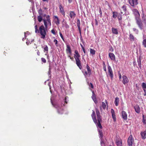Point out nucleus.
Listing matches in <instances>:
<instances>
[{
	"mask_svg": "<svg viewBox=\"0 0 146 146\" xmlns=\"http://www.w3.org/2000/svg\"><path fill=\"white\" fill-rule=\"evenodd\" d=\"M88 84L89 86V88L91 90V89H93L94 86L91 83L88 82Z\"/></svg>",
	"mask_w": 146,
	"mask_h": 146,
	"instance_id": "32",
	"label": "nucleus"
},
{
	"mask_svg": "<svg viewBox=\"0 0 146 146\" xmlns=\"http://www.w3.org/2000/svg\"><path fill=\"white\" fill-rule=\"evenodd\" d=\"M58 113H60V114H62L63 113L62 112H60V110H59V109H58Z\"/></svg>",
	"mask_w": 146,
	"mask_h": 146,
	"instance_id": "62",
	"label": "nucleus"
},
{
	"mask_svg": "<svg viewBox=\"0 0 146 146\" xmlns=\"http://www.w3.org/2000/svg\"><path fill=\"white\" fill-rule=\"evenodd\" d=\"M113 49L112 47H110L109 50V51L110 52H113Z\"/></svg>",
	"mask_w": 146,
	"mask_h": 146,
	"instance_id": "54",
	"label": "nucleus"
},
{
	"mask_svg": "<svg viewBox=\"0 0 146 146\" xmlns=\"http://www.w3.org/2000/svg\"><path fill=\"white\" fill-rule=\"evenodd\" d=\"M142 44L144 47L146 48V37L144 39L142 42Z\"/></svg>",
	"mask_w": 146,
	"mask_h": 146,
	"instance_id": "34",
	"label": "nucleus"
},
{
	"mask_svg": "<svg viewBox=\"0 0 146 146\" xmlns=\"http://www.w3.org/2000/svg\"><path fill=\"white\" fill-rule=\"evenodd\" d=\"M38 20L39 22H41L43 20L42 17L41 16L39 15L37 17Z\"/></svg>",
	"mask_w": 146,
	"mask_h": 146,
	"instance_id": "35",
	"label": "nucleus"
},
{
	"mask_svg": "<svg viewBox=\"0 0 146 146\" xmlns=\"http://www.w3.org/2000/svg\"><path fill=\"white\" fill-rule=\"evenodd\" d=\"M112 118L114 120V121H115L116 120V117H115V114H112Z\"/></svg>",
	"mask_w": 146,
	"mask_h": 146,
	"instance_id": "52",
	"label": "nucleus"
},
{
	"mask_svg": "<svg viewBox=\"0 0 146 146\" xmlns=\"http://www.w3.org/2000/svg\"><path fill=\"white\" fill-rule=\"evenodd\" d=\"M37 54L38 55V56H40V52H39V50H37Z\"/></svg>",
	"mask_w": 146,
	"mask_h": 146,
	"instance_id": "59",
	"label": "nucleus"
},
{
	"mask_svg": "<svg viewBox=\"0 0 146 146\" xmlns=\"http://www.w3.org/2000/svg\"><path fill=\"white\" fill-rule=\"evenodd\" d=\"M68 97H66L65 98V102L66 104H67L68 101Z\"/></svg>",
	"mask_w": 146,
	"mask_h": 146,
	"instance_id": "51",
	"label": "nucleus"
},
{
	"mask_svg": "<svg viewBox=\"0 0 146 146\" xmlns=\"http://www.w3.org/2000/svg\"><path fill=\"white\" fill-rule=\"evenodd\" d=\"M86 68L87 69V72L86 70H84L82 71L83 73H84V75L86 78L87 76V75H89V76H90L91 74V70H90V67L89 66L88 64H87Z\"/></svg>",
	"mask_w": 146,
	"mask_h": 146,
	"instance_id": "4",
	"label": "nucleus"
},
{
	"mask_svg": "<svg viewBox=\"0 0 146 146\" xmlns=\"http://www.w3.org/2000/svg\"><path fill=\"white\" fill-rule=\"evenodd\" d=\"M96 112L97 115V121L98 123V127L101 129L102 128V127L101 125L100 122L102 121L101 117L100 115V113L98 109L97 108H96Z\"/></svg>",
	"mask_w": 146,
	"mask_h": 146,
	"instance_id": "2",
	"label": "nucleus"
},
{
	"mask_svg": "<svg viewBox=\"0 0 146 146\" xmlns=\"http://www.w3.org/2000/svg\"><path fill=\"white\" fill-rule=\"evenodd\" d=\"M54 18L55 19H56V20H55L56 24L57 25H58L60 24V21L58 17L56 16H54Z\"/></svg>",
	"mask_w": 146,
	"mask_h": 146,
	"instance_id": "25",
	"label": "nucleus"
},
{
	"mask_svg": "<svg viewBox=\"0 0 146 146\" xmlns=\"http://www.w3.org/2000/svg\"><path fill=\"white\" fill-rule=\"evenodd\" d=\"M38 12L39 15L41 16L42 15V12L41 9H40L38 10Z\"/></svg>",
	"mask_w": 146,
	"mask_h": 146,
	"instance_id": "44",
	"label": "nucleus"
},
{
	"mask_svg": "<svg viewBox=\"0 0 146 146\" xmlns=\"http://www.w3.org/2000/svg\"><path fill=\"white\" fill-rule=\"evenodd\" d=\"M129 39L131 42L136 41L137 40L136 38L131 34H129Z\"/></svg>",
	"mask_w": 146,
	"mask_h": 146,
	"instance_id": "11",
	"label": "nucleus"
},
{
	"mask_svg": "<svg viewBox=\"0 0 146 146\" xmlns=\"http://www.w3.org/2000/svg\"><path fill=\"white\" fill-rule=\"evenodd\" d=\"M77 27L78 28L79 31V33L80 35V36H81V38H82V35H81V28L80 27V21L79 19H78L77 21Z\"/></svg>",
	"mask_w": 146,
	"mask_h": 146,
	"instance_id": "12",
	"label": "nucleus"
},
{
	"mask_svg": "<svg viewBox=\"0 0 146 146\" xmlns=\"http://www.w3.org/2000/svg\"><path fill=\"white\" fill-rule=\"evenodd\" d=\"M142 87L143 89H146V83L143 82L142 85Z\"/></svg>",
	"mask_w": 146,
	"mask_h": 146,
	"instance_id": "41",
	"label": "nucleus"
},
{
	"mask_svg": "<svg viewBox=\"0 0 146 146\" xmlns=\"http://www.w3.org/2000/svg\"><path fill=\"white\" fill-rule=\"evenodd\" d=\"M116 143L117 146H122V144L121 141L120 140H117Z\"/></svg>",
	"mask_w": 146,
	"mask_h": 146,
	"instance_id": "31",
	"label": "nucleus"
},
{
	"mask_svg": "<svg viewBox=\"0 0 146 146\" xmlns=\"http://www.w3.org/2000/svg\"><path fill=\"white\" fill-rule=\"evenodd\" d=\"M142 19L143 23L146 25V16L143 13L142 16Z\"/></svg>",
	"mask_w": 146,
	"mask_h": 146,
	"instance_id": "22",
	"label": "nucleus"
},
{
	"mask_svg": "<svg viewBox=\"0 0 146 146\" xmlns=\"http://www.w3.org/2000/svg\"><path fill=\"white\" fill-rule=\"evenodd\" d=\"M121 113L122 118L124 120H126L127 119V115L125 111H122Z\"/></svg>",
	"mask_w": 146,
	"mask_h": 146,
	"instance_id": "15",
	"label": "nucleus"
},
{
	"mask_svg": "<svg viewBox=\"0 0 146 146\" xmlns=\"http://www.w3.org/2000/svg\"><path fill=\"white\" fill-rule=\"evenodd\" d=\"M95 25H98V23L97 20L96 19H95Z\"/></svg>",
	"mask_w": 146,
	"mask_h": 146,
	"instance_id": "60",
	"label": "nucleus"
},
{
	"mask_svg": "<svg viewBox=\"0 0 146 146\" xmlns=\"http://www.w3.org/2000/svg\"><path fill=\"white\" fill-rule=\"evenodd\" d=\"M59 34H60V35L61 37V38H62V40L64 41V38L63 37V36L62 34L60 33V32L59 33Z\"/></svg>",
	"mask_w": 146,
	"mask_h": 146,
	"instance_id": "53",
	"label": "nucleus"
},
{
	"mask_svg": "<svg viewBox=\"0 0 146 146\" xmlns=\"http://www.w3.org/2000/svg\"><path fill=\"white\" fill-rule=\"evenodd\" d=\"M119 103V98L118 97H116L114 101V104L116 106H117Z\"/></svg>",
	"mask_w": 146,
	"mask_h": 146,
	"instance_id": "29",
	"label": "nucleus"
},
{
	"mask_svg": "<svg viewBox=\"0 0 146 146\" xmlns=\"http://www.w3.org/2000/svg\"><path fill=\"white\" fill-rule=\"evenodd\" d=\"M133 13L135 16V19L140 18V14L138 11L136 9H134L132 10Z\"/></svg>",
	"mask_w": 146,
	"mask_h": 146,
	"instance_id": "8",
	"label": "nucleus"
},
{
	"mask_svg": "<svg viewBox=\"0 0 146 146\" xmlns=\"http://www.w3.org/2000/svg\"><path fill=\"white\" fill-rule=\"evenodd\" d=\"M51 68H50V63H49V71H48V74H49V76L50 77L51 76V75L50 74V73H51Z\"/></svg>",
	"mask_w": 146,
	"mask_h": 146,
	"instance_id": "38",
	"label": "nucleus"
},
{
	"mask_svg": "<svg viewBox=\"0 0 146 146\" xmlns=\"http://www.w3.org/2000/svg\"><path fill=\"white\" fill-rule=\"evenodd\" d=\"M99 134L100 135V137L101 138H102L103 137V135L102 131V130H99L98 129Z\"/></svg>",
	"mask_w": 146,
	"mask_h": 146,
	"instance_id": "30",
	"label": "nucleus"
},
{
	"mask_svg": "<svg viewBox=\"0 0 146 146\" xmlns=\"http://www.w3.org/2000/svg\"><path fill=\"white\" fill-rule=\"evenodd\" d=\"M111 113L112 115L115 114V113L114 110H113V109H111Z\"/></svg>",
	"mask_w": 146,
	"mask_h": 146,
	"instance_id": "57",
	"label": "nucleus"
},
{
	"mask_svg": "<svg viewBox=\"0 0 146 146\" xmlns=\"http://www.w3.org/2000/svg\"><path fill=\"white\" fill-rule=\"evenodd\" d=\"M143 123H144L145 124H146V120H145V119H144V115H143Z\"/></svg>",
	"mask_w": 146,
	"mask_h": 146,
	"instance_id": "58",
	"label": "nucleus"
},
{
	"mask_svg": "<svg viewBox=\"0 0 146 146\" xmlns=\"http://www.w3.org/2000/svg\"><path fill=\"white\" fill-rule=\"evenodd\" d=\"M75 54H74V55H78L79 54L77 50H75Z\"/></svg>",
	"mask_w": 146,
	"mask_h": 146,
	"instance_id": "55",
	"label": "nucleus"
},
{
	"mask_svg": "<svg viewBox=\"0 0 146 146\" xmlns=\"http://www.w3.org/2000/svg\"><path fill=\"white\" fill-rule=\"evenodd\" d=\"M92 93V98L95 104L97 103L98 102L96 99V96L95 95L94 92L93 91L91 90Z\"/></svg>",
	"mask_w": 146,
	"mask_h": 146,
	"instance_id": "14",
	"label": "nucleus"
},
{
	"mask_svg": "<svg viewBox=\"0 0 146 146\" xmlns=\"http://www.w3.org/2000/svg\"><path fill=\"white\" fill-rule=\"evenodd\" d=\"M137 62L138 64V66L139 68H141V61L140 57H139L137 59Z\"/></svg>",
	"mask_w": 146,
	"mask_h": 146,
	"instance_id": "33",
	"label": "nucleus"
},
{
	"mask_svg": "<svg viewBox=\"0 0 146 146\" xmlns=\"http://www.w3.org/2000/svg\"><path fill=\"white\" fill-rule=\"evenodd\" d=\"M119 21H121L122 20V17L121 15L120 14H118V15L117 17Z\"/></svg>",
	"mask_w": 146,
	"mask_h": 146,
	"instance_id": "40",
	"label": "nucleus"
},
{
	"mask_svg": "<svg viewBox=\"0 0 146 146\" xmlns=\"http://www.w3.org/2000/svg\"><path fill=\"white\" fill-rule=\"evenodd\" d=\"M122 8L123 10L125 12L127 11L126 7L125 5H123Z\"/></svg>",
	"mask_w": 146,
	"mask_h": 146,
	"instance_id": "43",
	"label": "nucleus"
},
{
	"mask_svg": "<svg viewBox=\"0 0 146 146\" xmlns=\"http://www.w3.org/2000/svg\"><path fill=\"white\" fill-rule=\"evenodd\" d=\"M135 20L136 23L139 27L141 30H142L143 28V25L141 19L139 18Z\"/></svg>",
	"mask_w": 146,
	"mask_h": 146,
	"instance_id": "6",
	"label": "nucleus"
},
{
	"mask_svg": "<svg viewBox=\"0 0 146 146\" xmlns=\"http://www.w3.org/2000/svg\"><path fill=\"white\" fill-rule=\"evenodd\" d=\"M108 72L109 75L110 76L111 79L113 78V74L112 71L110 66H109L108 67Z\"/></svg>",
	"mask_w": 146,
	"mask_h": 146,
	"instance_id": "10",
	"label": "nucleus"
},
{
	"mask_svg": "<svg viewBox=\"0 0 146 146\" xmlns=\"http://www.w3.org/2000/svg\"><path fill=\"white\" fill-rule=\"evenodd\" d=\"M123 80L122 82L124 84L127 83L129 82V80L125 76L123 75L122 76Z\"/></svg>",
	"mask_w": 146,
	"mask_h": 146,
	"instance_id": "13",
	"label": "nucleus"
},
{
	"mask_svg": "<svg viewBox=\"0 0 146 146\" xmlns=\"http://www.w3.org/2000/svg\"><path fill=\"white\" fill-rule=\"evenodd\" d=\"M35 32L36 33H37L38 32L39 30L38 29V27L37 25H36L35 26Z\"/></svg>",
	"mask_w": 146,
	"mask_h": 146,
	"instance_id": "46",
	"label": "nucleus"
},
{
	"mask_svg": "<svg viewBox=\"0 0 146 146\" xmlns=\"http://www.w3.org/2000/svg\"><path fill=\"white\" fill-rule=\"evenodd\" d=\"M99 12L100 13V17H102V12L101 8L100 7L99 9Z\"/></svg>",
	"mask_w": 146,
	"mask_h": 146,
	"instance_id": "48",
	"label": "nucleus"
},
{
	"mask_svg": "<svg viewBox=\"0 0 146 146\" xmlns=\"http://www.w3.org/2000/svg\"><path fill=\"white\" fill-rule=\"evenodd\" d=\"M134 141V139L131 135L128 138L127 140L128 145L129 146H132L133 142Z\"/></svg>",
	"mask_w": 146,
	"mask_h": 146,
	"instance_id": "9",
	"label": "nucleus"
},
{
	"mask_svg": "<svg viewBox=\"0 0 146 146\" xmlns=\"http://www.w3.org/2000/svg\"><path fill=\"white\" fill-rule=\"evenodd\" d=\"M90 53L94 55L95 54L96 51L94 49H93L92 48H90Z\"/></svg>",
	"mask_w": 146,
	"mask_h": 146,
	"instance_id": "36",
	"label": "nucleus"
},
{
	"mask_svg": "<svg viewBox=\"0 0 146 146\" xmlns=\"http://www.w3.org/2000/svg\"><path fill=\"white\" fill-rule=\"evenodd\" d=\"M105 102L106 103V104H105L104 102H102V107L104 109H105L106 108V106H107V108H108V104L107 100H105Z\"/></svg>",
	"mask_w": 146,
	"mask_h": 146,
	"instance_id": "19",
	"label": "nucleus"
},
{
	"mask_svg": "<svg viewBox=\"0 0 146 146\" xmlns=\"http://www.w3.org/2000/svg\"><path fill=\"white\" fill-rule=\"evenodd\" d=\"M68 57L72 60H74V58L73 57H71L70 56H68Z\"/></svg>",
	"mask_w": 146,
	"mask_h": 146,
	"instance_id": "61",
	"label": "nucleus"
},
{
	"mask_svg": "<svg viewBox=\"0 0 146 146\" xmlns=\"http://www.w3.org/2000/svg\"><path fill=\"white\" fill-rule=\"evenodd\" d=\"M54 42H55V44L56 45V46H58V45H57L58 41L57 40H56V39H54Z\"/></svg>",
	"mask_w": 146,
	"mask_h": 146,
	"instance_id": "49",
	"label": "nucleus"
},
{
	"mask_svg": "<svg viewBox=\"0 0 146 146\" xmlns=\"http://www.w3.org/2000/svg\"><path fill=\"white\" fill-rule=\"evenodd\" d=\"M47 29H46L43 25H41L39 29L38 32L37 33H39L41 35V38L44 39L45 37L46 34Z\"/></svg>",
	"mask_w": 146,
	"mask_h": 146,
	"instance_id": "1",
	"label": "nucleus"
},
{
	"mask_svg": "<svg viewBox=\"0 0 146 146\" xmlns=\"http://www.w3.org/2000/svg\"><path fill=\"white\" fill-rule=\"evenodd\" d=\"M80 57V54L78 55H74V57L75 60L79 59V58Z\"/></svg>",
	"mask_w": 146,
	"mask_h": 146,
	"instance_id": "42",
	"label": "nucleus"
},
{
	"mask_svg": "<svg viewBox=\"0 0 146 146\" xmlns=\"http://www.w3.org/2000/svg\"><path fill=\"white\" fill-rule=\"evenodd\" d=\"M63 25L64 27H65L66 29H68L69 28V25L66 22H64V24H63Z\"/></svg>",
	"mask_w": 146,
	"mask_h": 146,
	"instance_id": "37",
	"label": "nucleus"
},
{
	"mask_svg": "<svg viewBox=\"0 0 146 146\" xmlns=\"http://www.w3.org/2000/svg\"><path fill=\"white\" fill-rule=\"evenodd\" d=\"M41 60L42 62L43 63H45L46 62V60L44 58H41Z\"/></svg>",
	"mask_w": 146,
	"mask_h": 146,
	"instance_id": "50",
	"label": "nucleus"
},
{
	"mask_svg": "<svg viewBox=\"0 0 146 146\" xmlns=\"http://www.w3.org/2000/svg\"><path fill=\"white\" fill-rule=\"evenodd\" d=\"M111 30L113 33L116 35L118 34V31L116 29L112 28L111 29Z\"/></svg>",
	"mask_w": 146,
	"mask_h": 146,
	"instance_id": "24",
	"label": "nucleus"
},
{
	"mask_svg": "<svg viewBox=\"0 0 146 146\" xmlns=\"http://www.w3.org/2000/svg\"><path fill=\"white\" fill-rule=\"evenodd\" d=\"M60 12L62 14V15H65V12H64L63 7L61 4H60L59 5Z\"/></svg>",
	"mask_w": 146,
	"mask_h": 146,
	"instance_id": "20",
	"label": "nucleus"
},
{
	"mask_svg": "<svg viewBox=\"0 0 146 146\" xmlns=\"http://www.w3.org/2000/svg\"><path fill=\"white\" fill-rule=\"evenodd\" d=\"M42 48H43L44 52H48V48L46 45H44V46H42Z\"/></svg>",
	"mask_w": 146,
	"mask_h": 146,
	"instance_id": "26",
	"label": "nucleus"
},
{
	"mask_svg": "<svg viewBox=\"0 0 146 146\" xmlns=\"http://www.w3.org/2000/svg\"><path fill=\"white\" fill-rule=\"evenodd\" d=\"M129 3L130 5L135 8L138 4V0H128Z\"/></svg>",
	"mask_w": 146,
	"mask_h": 146,
	"instance_id": "5",
	"label": "nucleus"
},
{
	"mask_svg": "<svg viewBox=\"0 0 146 146\" xmlns=\"http://www.w3.org/2000/svg\"><path fill=\"white\" fill-rule=\"evenodd\" d=\"M109 56L111 60H115V56L113 53L109 52Z\"/></svg>",
	"mask_w": 146,
	"mask_h": 146,
	"instance_id": "18",
	"label": "nucleus"
},
{
	"mask_svg": "<svg viewBox=\"0 0 146 146\" xmlns=\"http://www.w3.org/2000/svg\"><path fill=\"white\" fill-rule=\"evenodd\" d=\"M141 134L142 137V138L143 139H145L146 138V131L143 132H141Z\"/></svg>",
	"mask_w": 146,
	"mask_h": 146,
	"instance_id": "23",
	"label": "nucleus"
},
{
	"mask_svg": "<svg viewBox=\"0 0 146 146\" xmlns=\"http://www.w3.org/2000/svg\"><path fill=\"white\" fill-rule=\"evenodd\" d=\"M113 17L114 19H115L117 17L118 15V13L116 11L113 12Z\"/></svg>",
	"mask_w": 146,
	"mask_h": 146,
	"instance_id": "28",
	"label": "nucleus"
},
{
	"mask_svg": "<svg viewBox=\"0 0 146 146\" xmlns=\"http://www.w3.org/2000/svg\"><path fill=\"white\" fill-rule=\"evenodd\" d=\"M46 52V53L45 54V55L47 56L48 55V52Z\"/></svg>",
	"mask_w": 146,
	"mask_h": 146,
	"instance_id": "64",
	"label": "nucleus"
},
{
	"mask_svg": "<svg viewBox=\"0 0 146 146\" xmlns=\"http://www.w3.org/2000/svg\"><path fill=\"white\" fill-rule=\"evenodd\" d=\"M103 67L104 70L106 72V65L104 62H103Z\"/></svg>",
	"mask_w": 146,
	"mask_h": 146,
	"instance_id": "45",
	"label": "nucleus"
},
{
	"mask_svg": "<svg viewBox=\"0 0 146 146\" xmlns=\"http://www.w3.org/2000/svg\"><path fill=\"white\" fill-rule=\"evenodd\" d=\"M51 32L54 35H56V33L55 31L54 30V29H52L51 30Z\"/></svg>",
	"mask_w": 146,
	"mask_h": 146,
	"instance_id": "56",
	"label": "nucleus"
},
{
	"mask_svg": "<svg viewBox=\"0 0 146 146\" xmlns=\"http://www.w3.org/2000/svg\"><path fill=\"white\" fill-rule=\"evenodd\" d=\"M48 15H46V14H44V15H43V16L44 17H46V16H47Z\"/></svg>",
	"mask_w": 146,
	"mask_h": 146,
	"instance_id": "63",
	"label": "nucleus"
},
{
	"mask_svg": "<svg viewBox=\"0 0 146 146\" xmlns=\"http://www.w3.org/2000/svg\"><path fill=\"white\" fill-rule=\"evenodd\" d=\"M80 45H81V46L82 49L83 51L84 52V54H85V53H86V51H85V49L84 48L83 46L81 44H80Z\"/></svg>",
	"mask_w": 146,
	"mask_h": 146,
	"instance_id": "47",
	"label": "nucleus"
},
{
	"mask_svg": "<svg viewBox=\"0 0 146 146\" xmlns=\"http://www.w3.org/2000/svg\"><path fill=\"white\" fill-rule=\"evenodd\" d=\"M133 31L135 32L136 34H138L139 33V30L136 28H133Z\"/></svg>",
	"mask_w": 146,
	"mask_h": 146,
	"instance_id": "39",
	"label": "nucleus"
},
{
	"mask_svg": "<svg viewBox=\"0 0 146 146\" xmlns=\"http://www.w3.org/2000/svg\"><path fill=\"white\" fill-rule=\"evenodd\" d=\"M91 116L94 122L96 124L97 127L98 128V123H97L98 122L97 121V119H96L95 113L94 111V110H92V113L91 115Z\"/></svg>",
	"mask_w": 146,
	"mask_h": 146,
	"instance_id": "7",
	"label": "nucleus"
},
{
	"mask_svg": "<svg viewBox=\"0 0 146 146\" xmlns=\"http://www.w3.org/2000/svg\"><path fill=\"white\" fill-rule=\"evenodd\" d=\"M135 111L138 113L140 112V108L138 105H136L134 107Z\"/></svg>",
	"mask_w": 146,
	"mask_h": 146,
	"instance_id": "21",
	"label": "nucleus"
},
{
	"mask_svg": "<svg viewBox=\"0 0 146 146\" xmlns=\"http://www.w3.org/2000/svg\"><path fill=\"white\" fill-rule=\"evenodd\" d=\"M69 15L71 19H74L76 17V14L74 11H70Z\"/></svg>",
	"mask_w": 146,
	"mask_h": 146,
	"instance_id": "17",
	"label": "nucleus"
},
{
	"mask_svg": "<svg viewBox=\"0 0 146 146\" xmlns=\"http://www.w3.org/2000/svg\"><path fill=\"white\" fill-rule=\"evenodd\" d=\"M76 64L77 66L80 69H81L82 68V66L81 65V61L80 60V59H79L76 60Z\"/></svg>",
	"mask_w": 146,
	"mask_h": 146,
	"instance_id": "16",
	"label": "nucleus"
},
{
	"mask_svg": "<svg viewBox=\"0 0 146 146\" xmlns=\"http://www.w3.org/2000/svg\"><path fill=\"white\" fill-rule=\"evenodd\" d=\"M66 51L67 52H68L70 54H71V50L70 46L68 45H66Z\"/></svg>",
	"mask_w": 146,
	"mask_h": 146,
	"instance_id": "27",
	"label": "nucleus"
},
{
	"mask_svg": "<svg viewBox=\"0 0 146 146\" xmlns=\"http://www.w3.org/2000/svg\"><path fill=\"white\" fill-rule=\"evenodd\" d=\"M43 21L44 23V27L46 29H47L48 26H51V23L49 15H48L46 16V19L45 18L43 19Z\"/></svg>",
	"mask_w": 146,
	"mask_h": 146,
	"instance_id": "3",
	"label": "nucleus"
}]
</instances>
